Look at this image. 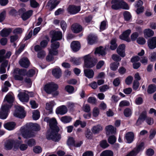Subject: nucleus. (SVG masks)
Instances as JSON below:
<instances>
[{
	"mask_svg": "<svg viewBox=\"0 0 156 156\" xmlns=\"http://www.w3.org/2000/svg\"><path fill=\"white\" fill-rule=\"evenodd\" d=\"M51 129L48 131L46 135L48 140H52L55 141H58L61 138L60 135L58 133L59 129L56 126L57 124L56 119L53 118L49 120Z\"/></svg>",
	"mask_w": 156,
	"mask_h": 156,
	"instance_id": "obj_1",
	"label": "nucleus"
},
{
	"mask_svg": "<svg viewBox=\"0 0 156 156\" xmlns=\"http://www.w3.org/2000/svg\"><path fill=\"white\" fill-rule=\"evenodd\" d=\"M112 8L115 10L122 9L128 10L129 9L128 4L125 2L119 0H112L111 2Z\"/></svg>",
	"mask_w": 156,
	"mask_h": 156,
	"instance_id": "obj_2",
	"label": "nucleus"
},
{
	"mask_svg": "<svg viewBox=\"0 0 156 156\" xmlns=\"http://www.w3.org/2000/svg\"><path fill=\"white\" fill-rule=\"evenodd\" d=\"M59 46L58 42L53 43L51 45V49H49V54L46 57V60L50 61L53 59V55H56L58 54L57 49Z\"/></svg>",
	"mask_w": 156,
	"mask_h": 156,
	"instance_id": "obj_3",
	"label": "nucleus"
},
{
	"mask_svg": "<svg viewBox=\"0 0 156 156\" xmlns=\"http://www.w3.org/2000/svg\"><path fill=\"white\" fill-rule=\"evenodd\" d=\"M19 142L17 140H10L7 141L5 145V147L7 150H9L12 148L14 151L19 149Z\"/></svg>",
	"mask_w": 156,
	"mask_h": 156,
	"instance_id": "obj_4",
	"label": "nucleus"
},
{
	"mask_svg": "<svg viewBox=\"0 0 156 156\" xmlns=\"http://www.w3.org/2000/svg\"><path fill=\"white\" fill-rule=\"evenodd\" d=\"M83 58L85 67L92 68L95 65L96 62H94V58L90 54L85 56Z\"/></svg>",
	"mask_w": 156,
	"mask_h": 156,
	"instance_id": "obj_5",
	"label": "nucleus"
},
{
	"mask_svg": "<svg viewBox=\"0 0 156 156\" xmlns=\"http://www.w3.org/2000/svg\"><path fill=\"white\" fill-rule=\"evenodd\" d=\"M58 88V85L53 83H51L46 84L44 88L45 91L48 94H51L55 90Z\"/></svg>",
	"mask_w": 156,
	"mask_h": 156,
	"instance_id": "obj_6",
	"label": "nucleus"
},
{
	"mask_svg": "<svg viewBox=\"0 0 156 156\" xmlns=\"http://www.w3.org/2000/svg\"><path fill=\"white\" fill-rule=\"evenodd\" d=\"M11 106L2 105L0 110V119H6L8 114Z\"/></svg>",
	"mask_w": 156,
	"mask_h": 156,
	"instance_id": "obj_7",
	"label": "nucleus"
},
{
	"mask_svg": "<svg viewBox=\"0 0 156 156\" xmlns=\"http://www.w3.org/2000/svg\"><path fill=\"white\" fill-rule=\"evenodd\" d=\"M144 144L143 143H141L125 156H135L139 152L142 151L144 149Z\"/></svg>",
	"mask_w": 156,
	"mask_h": 156,
	"instance_id": "obj_8",
	"label": "nucleus"
},
{
	"mask_svg": "<svg viewBox=\"0 0 156 156\" xmlns=\"http://www.w3.org/2000/svg\"><path fill=\"white\" fill-rule=\"evenodd\" d=\"M16 110L13 114L14 115L20 118H24L25 116V113L23 108L20 106H15Z\"/></svg>",
	"mask_w": 156,
	"mask_h": 156,
	"instance_id": "obj_9",
	"label": "nucleus"
},
{
	"mask_svg": "<svg viewBox=\"0 0 156 156\" xmlns=\"http://www.w3.org/2000/svg\"><path fill=\"white\" fill-rule=\"evenodd\" d=\"M23 70L16 69H14L13 73V77L16 80L22 81L23 79Z\"/></svg>",
	"mask_w": 156,
	"mask_h": 156,
	"instance_id": "obj_10",
	"label": "nucleus"
},
{
	"mask_svg": "<svg viewBox=\"0 0 156 156\" xmlns=\"http://www.w3.org/2000/svg\"><path fill=\"white\" fill-rule=\"evenodd\" d=\"M81 9L80 6H76L74 5H70L69 6L67 9L68 13L74 15L79 12Z\"/></svg>",
	"mask_w": 156,
	"mask_h": 156,
	"instance_id": "obj_11",
	"label": "nucleus"
},
{
	"mask_svg": "<svg viewBox=\"0 0 156 156\" xmlns=\"http://www.w3.org/2000/svg\"><path fill=\"white\" fill-rule=\"evenodd\" d=\"M26 10L24 8H22L19 10V12L20 14H23L22 15V18L23 20H25L29 18L32 15L33 11L30 10L28 11L25 12Z\"/></svg>",
	"mask_w": 156,
	"mask_h": 156,
	"instance_id": "obj_12",
	"label": "nucleus"
},
{
	"mask_svg": "<svg viewBox=\"0 0 156 156\" xmlns=\"http://www.w3.org/2000/svg\"><path fill=\"white\" fill-rule=\"evenodd\" d=\"M52 32L53 35L51 40L52 44L55 42H58L55 41L61 39L62 37V34L61 31H52Z\"/></svg>",
	"mask_w": 156,
	"mask_h": 156,
	"instance_id": "obj_13",
	"label": "nucleus"
},
{
	"mask_svg": "<svg viewBox=\"0 0 156 156\" xmlns=\"http://www.w3.org/2000/svg\"><path fill=\"white\" fill-rule=\"evenodd\" d=\"M28 91L24 90L23 92H20L18 97L20 100L23 102H27L29 100Z\"/></svg>",
	"mask_w": 156,
	"mask_h": 156,
	"instance_id": "obj_14",
	"label": "nucleus"
},
{
	"mask_svg": "<svg viewBox=\"0 0 156 156\" xmlns=\"http://www.w3.org/2000/svg\"><path fill=\"white\" fill-rule=\"evenodd\" d=\"M131 33V30L130 29L125 31L119 36L120 39L128 42H130L131 40L129 38V36Z\"/></svg>",
	"mask_w": 156,
	"mask_h": 156,
	"instance_id": "obj_15",
	"label": "nucleus"
},
{
	"mask_svg": "<svg viewBox=\"0 0 156 156\" xmlns=\"http://www.w3.org/2000/svg\"><path fill=\"white\" fill-rule=\"evenodd\" d=\"M14 99V97L12 95L8 94L4 98L3 105H7V106L10 105L11 107L12 104L13 102Z\"/></svg>",
	"mask_w": 156,
	"mask_h": 156,
	"instance_id": "obj_16",
	"label": "nucleus"
},
{
	"mask_svg": "<svg viewBox=\"0 0 156 156\" xmlns=\"http://www.w3.org/2000/svg\"><path fill=\"white\" fill-rule=\"evenodd\" d=\"M147 46L149 49H153L156 48V37H152L147 41Z\"/></svg>",
	"mask_w": 156,
	"mask_h": 156,
	"instance_id": "obj_17",
	"label": "nucleus"
},
{
	"mask_svg": "<svg viewBox=\"0 0 156 156\" xmlns=\"http://www.w3.org/2000/svg\"><path fill=\"white\" fill-rule=\"evenodd\" d=\"M55 112L57 114L64 115L67 112V108L64 105L59 106L56 108Z\"/></svg>",
	"mask_w": 156,
	"mask_h": 156,
	"instance_id": "obj_18",
	"label": "nucleus"
},
{
	"mask_svg": "<svg viewBox=\"0 0 156 156\" xmlns=\"http://www.w3.org/2000/svg\"><path fill=\"white\" fill-rule=\"evenodd\" d=\"M125 45L124 44H122L118 46L116 50L118 54L123 57L125 55Z\"/></svg>",
	"mask_w": 156,
	"mask_h": 156,
	"instance_id": "obj_19",
	"label": "nucleus"
},
{
	"mask_svg": "<svg viewBox=\"0 0 156 156\" xmlns=\"http://www.w3.org/2000/svg\"><path fill=\"white\" fill-rule=\"evenodd\" d=\"M144 36L146 38H147L153 36L154 31L150 28L145 29L143 31Z\"/></svg>",
	"mask_w": 156,
	"mask_h": 156,
	"instance_id": "obj_20",
	"label": "nucleus"
},
{
	"mask_svg": "<svg viewBox=\"0 0 156 156\" xmlns=\"http://www.w3.org/2000/svg\"><path fill=\"white\" fill-rule=\"evenodd\" d=\"M20 66L23 67L27 68L30 65V62L27 58H24L21 59L19 61Z\"/></svg>",
	"mask_w": 156,
	"mask_h": 156,
	"instance_id": "obj_21",
	"label": "nucleus"
},
{
	"mask_svg": "<svg viewBox=\"0 0 156 156\" xmlns=\"http://www.w3.org/2000/svg\"><path fill=\"white\" fill-rule=\"evenodd\" d=\"M71 48L74 51H78L80 48V43L77 41H74L72 42L70 45Z\"/></svg>",
	"mask_w": 156,
	"mask_h": 156,
	"instance_id": "obj_22",
	"label": "nucleus"
},
{
	"mask_svg": "<svg viewBox=\"0 0 156 156\" xmlns=\"http://www.w3.org/2000/svg\"><path fill=\"white\" fill-rule=\"evenodd\" d=\"M106 48H104L103 47H100L96 48L94 52L95 54L96 55H98V56L101 55L104 56L106 54L105 50Z\"/></svg>",
	"mask_w": 156,
	"mask_h": 156,
	"instance_id": "obj_23",
	"label": "nucleus"
},
{
	"mask_svg": "<svg viewBox=\"0 0 156 156\" xmlns=\"http://www.w3.org/2000/svg\"><path fill=\"white\" fill-rule=\"evenodd\" d=\"M56 105V103L53 101L47 103L46 105V109L48 111L49 113H51L53 111V107Z\"/></svg>",
	"mask_w": 156,
	"mask_h": 156,
	"instance_id": "obj_24",
	"label": "nucleus"
},
{
	"mask_svg": "<svg viewBox=\"0 0 156 156\" xmlns=\"http://www.w3.org/2000/svg\"><path fill=\"white\" fill-rule=\"evenodd\" d=\"M16 126V123L12 122L5 124L4 125V127L5 129L9 130H12L15 129Z\"/></svg>",
	"mask_w": 156,
	"mask_h": 156,
	"instance_id": "obj_25",
	"label": "nucleus"
},
{
	"mask_svg": "<svg viewBox=\"0 0 156 156\" xmlns=\"http://www.w3.org/2000/svg\"><path fill=\"white\" fill-rule=\"evenodd\" d=\"M105 130L106 134L109 135L115 133L116 129L113 126L109 125L106 127Z\"/></svg>",
	"mask_w": 156,
	"mask_h": 156,
	"instance_id": "obj_26",
	"label": "nucleus"
},
{
	"mask_svg": "<svg viewBox=\"0 0 156 156\" xmlns=\"http://www.w3.org/2000/svg\"><path fill=\"white\" fill-rule=\"evenodd\" d=\"M23 136L25 138H28L34 137L35 133L32 130L29 131H26L25 132L22 133Z\"/></svg>",
	"mask_w": 156,
	"mask_h": 156,
	"instance_id": "obj_27",
	"label": "nucleus"
},
{
	"mask_svg": "<svg viewBox=\"0 0 156 156\" xmlns=\"http://www.w3.org/2000/svg\"><path fill=\"white\" fill-rule=\"evenodd\" d=\"M71 28L73 31L75 33H78L82 30V27L77 24H73Z\"/></svg>",
	"mask_w": 156,
	"mask_h": 156,
	"instance_id": "obj_28",
	"label": "nucleus"
},
{
	"mask_svg": "<svg viewBox=\"0 0 156 156\" xmlns=\"http://www.w3.org/2000/svg\"><path fill=\"white\" fill-rule=\"evenodd\" d=\"M84 73L85 76L88 78H92L94 75V71L91 69H84Z\"/></svg>",
	"mask_w": 156,
	"mask_h": 156,
	"instance_id": "obj_29",
	"label": "nucleus"
},
{
	"mask_svg": "<svg viewBox=\"0 0 156 156\" xmlns=\"http://www.w3.org/2000/svg\"><path fill=\"white\" fill-rule=\"evenodd\" d=\"M53 75L56 78H58L61 76V69L58 67L54 69L52 71Z\"/></svg>",
	"mask_w": 156,
	"mask_h": 156,
	"instance_id": "obj_30",
	"label": "nucleus"
},
{
	"mask_svg": "<svg viewBox=\"0 0 156 156\" xmlns=\"http://www.w3.org/2000/svg\"><path fill=\"white\" fill-rule=\"evenodd\" d=\"M97 39V37L95 35H89L88 37V44H93L96 42Z\"/></svg>",
	"mask_w": 156,
	"mask_h": 156,
	"instance_id": "obj_31",
	"label": "nucleus"
},
{
	"mask_svg": "<svg viewBox=\"0 0 156 156\" xmlns=\"http://www.w3.org/2000/svg\"><path fill=\"white\" fill-rule=\"evenodd\" d=\"M134 134L132 132H129L127 133L125 136V138L129 143H131L133 140Z\"/></svg>",
	"mask_w": 156,
	"mask_h": 156,
	"instance_id": "obj_32",
	"label": "nucleus"
},
{
	"mask_svg": "<svg viewBox=\"0 0 156 156\" xmlns=\"http://www.w3.org/2000/svg\"><path fill=\"white\" fill-rule=\"evenodd\" d=\"M102 129V126L100 125H98L93 126L91 129V130L93 133L97 134Z\"/></svg>",
	"mask_w": 156,
	"mask_h": 156,
	"instance_id": "obj_33",
	"label": "nucleus"
},
{
	"mask_svg": "<svg viewBox=\"0 0 156 156\" xmlns=\"http://www.w3.org/2000/svg\"><path fill=\"white\" fill-rule=\"evenodd\" d=\"M10 29H4L0 32V34L2 37H6L8 36L11 32Z\"/></svg>",
	"mask_w": 156,
	"mask_h": 156,
	"instance_id": "obj_34",
	"label": "nucleus"
},
{
	"mask_svg": "<svg viewBox=\"0 0 156 156\" xmlns=\"http://www.w3.org/2000/svg\"><path fill=\"white\" fill-rule=\"evenodd\" d=\"M8 63V61L7 60H5L2 63L0 67V73L1 74L5 73V68L7 66Z\"/></svg>",
	"mask_w": 156,
	"mask_h": 156,
	"instance_id": "obj_35",
	"label": "nucleus"
},
{
	"mask_svg": "<svg viewBox=\"0 0 156 156\" xmlns=\"http://www.w3.org/2000/svg\"><path fill=\"white\" fill-rule=\"evenodd\" d=\"M117 40L115 38H113L110 42V48L112 50H115L117 47L116 44Z\"/></svg>",
	"mask_w": 156,
	"mask_h": 156,
	"instance_id": "obj_36",
	"label": "nucleus"
},
{
	"mask_svg": "<svg viewBox=\"0 0 156 156\" xmlns=\"http://www.w3.org/2000/svg\"><path fill=\"white\" fill-rule=\"evenodd\" d=\"M156 91V86L154 84H151L149 85L147 92L148 93L151 94Z\"/></svg>",
	"mask_w": 156,
	"mask_h": 156,
	"instance_id": "obj_37",
	"label": "nucleus"
},
{
	"mask_svg": "<svg viewBox=\"0 0 156 156\" xmlns=\"http://www.w3.org/2000/svg\"><path fill=\"white\" fill-rule=\"evenodd\" d=\"M58 3L57 0H51L48 3L49 5H50V10H52L54 9Z\"/></svg>",
	"mask_w": 156,
	"mask_h": 156,
	"instance_id": "obj_38",
	"label": "nucleus"
},
{
	"mask_svg": "<svg viewBox=\"0 0 156 156\" xmlns=\"http://www.w3.org/2000/svg\"><path fill=\"white\" fill-rule=\"evenodd\" d=\"M28 125L30 126L32 130L35 131H38L40 130V128L39 125L37 124H34L32 123H30L28 124Z\"/></svg>",
	"mask_w": 156,
	"mask_h": 156,
	"instance_id": "obj_39",
	"label": "nucleus"
},
{
	"mask_svg": "<svg viewBox=\"0 0 156 156\" xmlns=\"http://www.w3.org/2000/svg\"><path fill=\"white\" fill-rule=\"evenodd\" d=\"M72 119V118L69 116H64L60 118L61 121L65 123H66L70 122Z\"/></svg>",
	"mask_w": 156,
	"mask_h": 156,
	"instance_id": "obj_40",
	"label": "nucleus"
},
{
	"mask_svg": "<svg viewBox=\"0 0 156 156\" xmlns=\"http://www.w3.org/2000/svg\"><path fill=\"white\" fill-rule=\"evenodd\" d=\"M113 153L110 150H105L103 151L100 156H113Z\"/></svg>",
	"mask_w": 156,
	"mask_h": 156,
	"instance_id": "obj_41",
	"label": "nucleus"
},
{
	"mask_svg": "<svg viewBox=\"0 0 156 156\" xmlns=\"http://www.w3.org/2000/svg\"><path fill=\"white\" fill-rule=\"evenodd\" d=\"M33 118L34 119H38L40 117L39 112L37 110H35L33 112Z\"/></svg>",
	"mask_w": 156,
	"mask_h": 156,
	"instance_id": "obj_42",
	"label": "nucleus"
},
{
	"mask_svg": "<svg viewBox=\"0 0 156 156\" xmlns=\"http://www.w3.org/2000/svg\"><path fill=\"white\" fill-rule=\"evenodd\" d=\"M70 61L73 64L76 65H79L81 62L80 59L79 58H71Z\"/></svg>",
	"mask_w": 156,
	"mask_h": 156,
	"instance_id": "obj_43",
	"label": "nucleus"
},
{
	"mask_svg": "<svg viewBox=\"0 0 156 156\" xmlns=\"http://www.w3.org/2000/svg\"><path fill=\"white\" fill-rule=\"evenodd\" d=\"M99 109L97 107L94 108L92 111V115L93 117H98L99 114Z\"/></svg>",
	"mask_w": 156,
	"mask_h": 156,
	"instance_id": "obj_44",
	"label": "nucleus"
},
{
	"mask_svg": "<svg viewBox=\"0 0 156 156\" xmlns=\"http://www.w3.org/2000/svg\"><path fill=\"white\" fill-rule=\"evenodd\" d=\"M65 90L69 93L72 94L74 92V89L73 86L70 85L66 86L65 87Z\"/></svg>",
	"mask_w": 156,
	"mask_h": 156,
	"instance_id": "obj_45",
	"label": "nucleus"
},
{
	"mask_svg": "<svg viewBox=\"0 0 156 156\" xmlns=\"http://www.w3.org/2000/svg\"><path fill=\"white\" fill-rule=\"evenodd\" d=\"M119 66V63L118 62H113L110 65V68L111 70L115 71L118 68Z\"/></svg>",
	"mask_w": 156,
	"mask_h": 156,
	"instance_id": "obj_46",
	"label": "nucleus"
},
{
	"mask_svg": "<svg viewBox=\"0 0 156 156\" xmlns=\"http://www.w3.org/2000/svg\"><path fill=\"white\" fill-rule=\"evenodd\" d=\"M19 142V148L21 151H24L27 149L28 147L27 145L25 144H20L22 142V141H18Z\"/></svg>",
	"mask_w": 156,
	"mask_h": 156,
	"instance_id": "obj_47",
	"label": "nucleus"
},
{
	"mask_svg": "<svg viewBox=\"0 0 156 156\" xmlns=\"http://www.w3.org/2000/svg\"><path fill=\"white\" fill-rule=\"evenodd\" d=\"M75 140L73 138L69 137L67 141V144L69 146H74L75 145Z\"/></svg>",
	"mask_w": 156,
	"mask_h": 156,
	"instance_id": "obj_48",
	"label": "nucleus"
},
{
	"mask_svg": "<svg viewBox=\"0 0 156 156\" xmlns=\"http://www.w3.org/2000/svg\"><path fill=\"white\" fill-rule=\"evenodd\" d=\"M30 3L31 7L33 8H36L39 5V4L35 0H30Z\"/></svg>",
	"mask_w": 156,
	"mask_h": 156,
	"instance_id": "obj_49",
	"label": "nucleus"
},
{
	"mask_svg": "<svg viewBox=\"0 0 156 156\" xmlns=\"http://www.w3.org/2000/svg\"><path fill=\"white\" fill-rule=\"evenodd\" d=\"M132 111L129 108H127L124 111V114L125 116L129 117L132 114Z\"/></svg>",
	"mask_w": 156,
	"mask_h": 156,
	"instance_id": "obj_50",
	"label": "nucleus"
},
{
	"mask_svg": "<svg viewBox=\"0 0 156 156\" xmlns=\"http://www.w3.org/2000/svg\"><path fill=\"white\" fill-rule=\"evenodd\" d=\"M23 31V29L21 28H17L13 30V33L16 34H20L22 33Z\"/></svg>",
	"mask_w": 156,
	"mask_h": 156,
	"instance_id": "obj_51",
	"label": "nucleus"
},
{
	"mask_svg": "<svg viewBox=\"0 0 156 156\" xmlns=\"http://www.w3.org/2000/svg\"><path fill=\"white\" fill-rule=\"evenodd\" d=\"M5 50L3 49L0 50V62H1L5 59L4 54Z\"/></svg>",
	"mask_w": 156,
	"mask_h": 156,
	"instance_id": "obj_52",
	"label": "nucleus"
},
{
	"mask_svg": "<svg viewBox=\"0 0 156 156\" xmlns=\"http://www.w3.org/2000/svg\"><path fill=\"white\" fill-rule=\"evenodd\" d=\"M116 140V138L114 136H110L108 139V142L111 144H113L115 142Z\"/></svg>",
	"mask_w": 156,
	"mask_h": 156,
	"instance_id": "obj_53",
	"label": "nucleus"
},
{
	"mask_svg": "<svg viewBox=\"0 0 156 156\" xmlns=\"http://www.w3.org/2000/svg\"><path fill=\"white\" fill-rule=\"evenodd\" d=\"M87 101L90 104H95L96 103V100L94 97H89L87 100Z\"/></svg>",
	"mask_w": 156,
	"mask_h": 156,
	"instance_id": "obj_54",
	"label": "nucleus"
},
{
	"mask_svg": "<svg viewBox=\"0 0 156 156\" xmlns=\"http://www.w3.org/2000/svg\"><path fill=\"white\" fill-rule=\"evenodd\" d=\"M25 142L27 143L28 145L30 147H32L35 144V140L33 139H31L28 140L27 142L25 141Z\"/></svg>",
	"mask_w": 156,
	"mask_h": 156,
	"instance_id": "obj_55",
	"label": "nucleus"
},
{
	"mask_svg": "<svg viewBox=\"0 0 156 156\" xmlns=\"http://www.w3.org/2000/svg\"><path fill=\"white\" fill-rule=\"evenodd\" d=\"M124 16L125 20L126 21L129 20L131 17L130 13L127 11H126L124 12Z\"/></svg>",
	"mask_w": 156,
	"mask_h": 156,
	"instance_id": "obj_56",
	"label": "nucleus"
},
{
	"mask_svg": "<svg viewBox=\"0 0 156 156\" xmlns=\"http://www.w3.org/2000/svg\"><path fill=\"white\" fill-rule=\"evenodd\" d=\"M42 149L41 147L39 146H36L33 148V151L36 153H39L41 152Z\"/></svg>",
	"mask_w": 156,
	"mask_h": 156,
	"instance_id": "obj_57",
	"label": "nucleus"
},
{
	"mask_svg": "<svg viewBox=\"0 0 156 156\" xmlns=\"http://www.w3.org/2000/svg\"><path fill=\"white\" fill-rule=\"evenodd\" d=\"M149 59L151 62L156 60V52H153L151 54Z\"/></svg>",
	"mask_w": 156,
	"mask_h": 156,
	"instance_id": "obj_58",
	"label": "nucleus"
},
{
	"mask_svg": "<svg viewBox=\"0 0 156 156\" xmlns=\"http://www.w3.org/2000/svg\"><path fill=\"white\" fill-rule=\"evenodd\" d=\"M145 39L143 37H139L137 40V43L140 44H144L146 42Z\"/></svg>",
	"mask_w": 156,
	"mask_h": 156,
	"instance_id": "obj_59",
	"label": "nucleus"
},
{
	"mask_svg": "<svg viewBox=\"0 0 156 156\" xmlns=\"http://www.w3.org/2000/svg\"><path fill=\"white\" fill-rule=\"evenodd\" d=\"M100 145L101 147L104 148L108 147L109 146L108 144L107 143L106 140H103L101 141Z\"/></svg>",
	"mask_w": 156,
	"mask_h": 156,
	"instance_id": "obj_60",
	"label": "nucleus"
},
{
	"mask_svg": "<svg viewBox=\"0 0 156 156\" xmlns=\"http://www.w3.org/2000/svg\"><path fill=\"white\" fill-rule=\"evenodd\" d=\"M139 36V34L135 32L132 33L131 35V40L132 41H135Z\"/></svg>",
	"mask_w": 156,
	"mask_h": 156,
	"instance_id": "obj_61",
	"label": "nucleus"
},
{
	"mask_svg": "<svg viewBox=\"0 0 156 156\" xmlns=\"http://www.w3.org/2000/svg\"><path fill=\"white\" fill-rule=\"evenodd\" d=\"M83 109L85 112H88L90 111V108L89 105H84L83 106Z\"/></svg>",
	"mask_w": 156,
	"mask_h": 156,
	"instance_id": "obj_62",
	"label": "nucleus"
},
{
	"mask_svg": "<svg viewBox=\"0 0 156 156\" xmlns=\"http://www.w3.org/2000/svg\"><path fill=\"white\" fill-rule=\"evenodd\" d=\"M18 39V36L16 34L12 35L10 37V41L11 43H13L17 41Z\"/></svg>",
	"mask_w": 156,
	"mask_h": 156,
	"instance_id": "obj_63",
	"label": "nucleus"
},
{
	"mask_svg": "<svg viewBox=\"0 0 156 156\" xmlns=\"http://www.w3.org/2000/svg\"><path fill=\"white\" fill-rule=\"evenodd\" d=\"M35 73V71L33 69H31L29 70L26 73V75L29 77H31Z\"/></svg>",
	"mask_w": 156,
	"mask_h": 156,
	"instance_id": "obj_64",
	"label": "nucleus"
}]
</instances>
